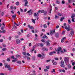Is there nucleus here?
Returning a JSON list of instances; mask_svg holds the SVG:
<instances>
[{
	"mask_svg": "<svg viewBox=\"0 0 75 75\" xmlns=\"http://www.w3.org/2000/svg\"><path fill=\"white\" fill-rule=\"evenodd\" d=\"M27 55H28V56H29V57H31V55H30V54L29 53H27Z\"/></svg>",
	"mask_w": 75,
	"mask_h": 75,
	"instance_id": "47",
	"label": "nucleus"
},
{
	"mask_svg": "<svg viewBox=\"0 0 75 75\" xmlns=\"http://www.w3.org/2000/svg\"><path fill=\"white\" fill-rule=\"evenodd\" d=\"M55 18L57 19V18H58V16H57V15L55 14Z\"/></svg>",
	"mask_w": 75,
	"mask_h": 75,
	"instance_id": "28",
	"label": "nucleus"
},
{
	"mask_svg": "<svg viewBox=\"0 0 75 75\" xmlns=\"http://www.w3.org/2000/svg\"><path fill=\"white\" fill-rule=\"evenodd\" d=\"M30 28L31 30H33V29H34V27L33 26H30Z\"/></svg>",
	"mask_w": 75,
	"mask_h": 75,
	"instance_id": "44",
	"label": "nucleus"
},
{
	"mask_svg": "<svg viewBox=\"0 0 75 75\" xmlns=\"http://www.w3.org/2000/svg\"><path fill=\"white\" fill-rule=\"evenodd\" d=\"M4 27H1V30H4Z\"/></svg>",
	"mask_w": 75,
	"mask_h": 75,
	"instance_id": "60",
	"label": "nucleus"
},
{
	"mask_svg": "<svg viewBox=\"0 0 75 75\" xmlns=\"http://www.w3.org/2000/svg\"><path fill=\"white\" fill-rule=\"evenodd\" d=\"M16 42L17 44H20L21 42V41L20 40L17 39L16 40Z\"/></svg>",
	"mask_w": 75,
	"mask_h": 75,
	"instance_id": "7",
	"label": "nucleus"
},
{
	"mask_svg": "<svg viewBox=\"0 0 75 75\" xmlns=\"http://www.w3.org/2000/svg\"><path fill=\"white\" fill-rule=\"evenodd\" d=\"M56 3L57 4H60V1H56Z\"/></svg>",
	"mask_w": 75,
	"mask_h": 75,
	"instance_id": "16",
	"label": "nucleus"
},
{
	"mask_svg": "<svg viewBox=\"0 0 75 75\" xmlns=\"http://www.w3.org/2000/svg\"><path fill=\"white\" fill-rule=\"evenodd\" d=\"M66 39V37H64L61 40V42H64V40Z\"/></svg>",
	"mask_w": 75,
	"mask_h": 75,
	"instance_id": "11",
	"label": "nucleus"
},
{
	"mask_svg": "<svg viewBox=\"0 0 75 75\" xmlns=\"http://www.w3.org/2000/svg\"><path fill=\"white\" fill-rule=\"evenodd\" d=\"M68 1L70 3H72V1H71V0H68Z\"/></svg>",
	"mask_w": 75,
	"mask_h": 75,
	"instance_id": "49",
	"label": "nucleus"
},
{
	"mask_svg": "<svg viewBox=\"0 0 75 75\" xmlns=\"http://www.w3.org/2000/svg\"><path fill=\"white\" fill-rule=\"evenodd\" d=\"M64 60L65 62H69V58L67 57H65L64 58Z\"/></svg>",
	"mask_w": 75,
	"mask_h": 75,
	"instance_id": "3",
	"label": "nucleus"
},
{
	"mask_svg": "<svg viewBox=\"0 0 75 75\" xmlns=\"http://www.w3.org/2000/svg\"><path fill=\"white\" fill-rule=\"evenodd\" d=\"M60 66L62 68H64L65 67V65H64V62L63 60H62L60 62Z\"/></svg>",
	"mask_w": 75,
	"mask_h": 75,
	"instance_id": "1",
	"label": "nucleus"
},
{
	"mask_svg": "<svg viewBox=\"0 0 75 75\" xmlns=\"http://www.w3.org/2000/svg\"><path fill=\"white\" fill-rule=\"evenodd\" d=\"M67 67L69 69H70V68H71V65H70V64H69L67 66Z\"/></svg>",
	"mask_w": 75,
	"mask_h": 75,
	"instance_id": "18",
	"label": "nucleus"
},
{
	"mask_svg": "<svg viewBox=\"0 0 75 75\" xmlns=\"http://www.w3.org/2000/svg\"><path fill=\"white\" fill-rule=\"evenodd\" d=\"M7 61L9 62V61H10V59L9 58H7Z\"/></svg>",
	"mask_w": 75,
	"mask_h": 75,
	"instance_id": "39",
	"label": "nucleus"
},
{
	"mask_svg": "<svg viewBox=\"0 0 75 75\" xmlns=\"http://www.w3.org/2000/svg\"><path fill=\"white\" fill-rule=\"evenodd\" d=\"M27 59L28 61L30 59V57H27Z\"/></svg>",
	"mask_w": 75,
	"mask_h": 75,
	"instance_id": "40",
	"label": "nucleus"
},
{
	"mask_svg": "<svg viewBox=\"0 0 75 75\" xmlns=\"http://www.w3.org/2000/svg\"><path fill=\"white\" fill-rule=\"evenodd\" d=\"M62 48L61 47H58L57 49V50L56 51L57 52L58 54H59V51H61V49H62Z\"/></svg>",
	"mask_w": 75,
	"mask_h": 75,
	"instance_id": "2",
	"label": "nucleus"
},
{
	"mask_svg": "<svg viewBox=\"0 0 75 75\" xmlns=\"http://www.w3.org/2000/svg\"><path fill=\"white\" fill-rule=\"evenodd\" d=\"M8 70L9 71H11L12 70V69L11 68V67H10L9 68H8Z\"/></svg>",
	"mask_w": 75,
	"mask_h": 75,
	"instance_id": "26",
	"label": "nucleus"
},
{
	"mask_svg": "<svg viewBox=\"0 0 75 75\" xmlns=\"http://www.w3.org/2000/svg\"><path fill=\"white\" fill-rule=\"evenodd\" d=\"M22 54L25 56V57H24V58H25V57H27V53L25 52H23L22 53Z\"/></svg>",
	"mask_w": 75,
	"mask_h": 75,
	"instance_id": "6",
	"label": "nucleus"
},
{
	"mask_svg": "<svg viewBox=\"0 0 75 75\" xmlns=\"http://www.w3.org/2000/svg\"><path fill=\"white\" fill-rule=\"evenodd\" d=\"M1 16H3V15H4V13L2 12L1 13Z\"/></svg>",
	"mask_w": 75,
	"mask_h": 75,
	"instance_id": "63",
	"label": "nucleus"
},
{
	"mask_svg": "<svg viewBox=\"0 0 75 75\" xmlns=\"http://www.w3.org/2000/svg\"><path fill=\"white\" fill-rule=\"evenodd\" d=\"M53 54V53H52V52H50L49 53L50 55H52Z\"/></svg>",
	"mask_w": 75,
	"mask_h": 75,
	"instance_id": "38",
	"label": "nucleus"
},
{
	"mask_svg": "<svg viewBox=\"0 0 75 75\" xmlns=\"http://www.w3.org/2000/svg\"><path fill=\"white\" fill-rule=\"evenodd\" d=\"M14 59H15L14 60H12V62H16V61H18V59L16 58H14Z\"/></svg>",
	"mask_w": 75,
	"mask_h": 75,
	"instance_id": "12",
	"label": "nucleus"
},
{
	"mask_svg": "<svg viewBox=\"0 0 75 75\" xmlns=\"http://www.w3.org/2000/svg\"><path fill=\"white\" fill-rule=\"evenodd\" d=\"M35 57H34V56H33V61H34V60H35Z\"/></svg>",
	"mask_w": 75,
	"mask_h": 75,
	"instance_id": "51",
	"label": "nucleus"
},
{
	"mask_svg": "<svg viewBox=\"0 0 75 75\" xmlns=\"http://www.w3.org/2000/svg\"><path fill=\"white\" fill-rule=\"evenodd\" d=\"M3 41V39H1L0 40V42H2Z\"/></svg>",
	"mask_w": 75,
	"mask_h": 75,
	"instance_id": "61",
	"label": "nucleus"
},
{
	"mask_svg": "<svg viewBox=\"0 0 75 75\" xmlns=\"http://www.w3.org/2000/svg\"><path fill=\"white\" fill-rule=\"evenodd\" d=\"M62 72H64V73H65V70L64 69H62Z\"/></svg>",
	"mask_w": 75,
	"mask_h": 75,
	"instance_id": "53",
	"label": "nucleus"
},
{
	"mask_svg": "<svg viewBox=\"0 0 75 75\" xmlns=\"http://www.w3.org/2000/svg\"><path fill=\"white\" fill-rule=\"evenodd\" d=\"M50 35H53V33H52V31H50Z\"/></svg>",
	"mask_w": 75,
	"mask_h": 75,
	"instance_id": "30",
	"label": "nucleus"
},
{
	"mask_svg": "<svg viewBox=\"0 0 75 75\" xmlns=\"http://www.w3.org/2000/svg\"><path fill=\"white\" fill-rule=\"evenodd\" d=\"M68 23L69 24H71V20H68Z\"/></svg>",
	"mask_w": 75,
	"mask_h": 75,
	"instance_id": "37",
	"label": "nucleus"
},
{
	"mask_svg": "<svg viewBox=\"0 0 75 75\" xmlns=\"http://www.w3.org/2000/svg\"><path fill=\"white\" fill-rule=\"evenodd\" d=\"M2 33L3 34H4V33H6V30H2Z\"/></svg>",
	"mask_w": 75,
	"mask_h": 75,
	"instance_id": "25",
	"label": "nucleus"
},
{
	"mask_svg": "<svg viewBox=\"0 0 75 75\" xmlns=\"http://www.w3.org/2000/svg\"><path fill=\"white\" fill-rule=\"evenodd\" d=\"M24 1H25V4H24L25 6H27V7H28V5H27L28 4V1L27 0H24Z\"/></svg>",
	"mask_w": 75,
	"mask_h": 75,
	"instance_id": "4",
	"label": "nucleus"
},
{
	"mask_svg": "<svg viewBox=\"0 0 75 75\" xmlns=\"http://www.w3.org/2000/svg\"><path fill=\"white\" fill-rule=\"evenodd\" d=\"M19 3H19V2L18 1H17L16 3L15 4L17 6H18V5H19Z\"/></svg>",
	"mask_w": 75,
	"mask_h": 75,
	"instance_id": "24",
	"label": "nucleus"
},
{
	"mask_svg": "<svg viewBox=\"0 0 75 75\" xmlns=\"http://www.w3.org/2000/svg\"><path fill=\"white\" fill-rule=\"evenodd\" d=\"M62 4H65V1L63 0L62 1Z\"/></svg>",
	"mask_w": 75,
	"mask_h": 75,
	"instance_id": "29",
	"label": "nucleus"
},
{
	"mask_svg": "<svg viewBox=\"0 0 75 75\" xmlns=\"http://www.w3.org/2000/svg\"><path fill=\"white\" fill-rule=\"evenodd\" d=\"M74 32L73 31H72L71 32V35L72 36H74Z\"/></svg>",
	"mask_w": 75,
	"mask_h": 75,
	"instance_id": "17",
	"label": "nucleus"
},
{
	"mask_svg": "<svg viewBox=\"0 0 75 75\" xmlns=\"http://www.w3.org/2000/svg\"><path fill=\"white\" fill-rule=\"evenodd\" d=\"M46 42V46L47 47H49V46H50V42H48L47 41Z\"/></svg>",
	"mask_w": 75,
	"mask_h": 75,
	"instance_id": "10",
	"label": "nucleus"
},
{
	"mask_svg": "<svg viewBox=\"0 0 75 75\" xmlns=\"http://www.w3.org/2000/svg\"><path fill=\"white\" fill-rule=\"evenodd\" d=\"M32 23H33V24H35V20H34V19H32Z\"/></svg>",
	"mask_w": 75,
	"mask_h": 75,
	"instance_id": "20",
	"label": "nucleus"
},
{
	"mask_svg": "<svg viewBox=\"0 0 75 75\" xmlns=\"http://www.w3.org/2000/svg\"><path fill=\"white\" fill-rule=\"evenodd\" d=\"M35 32L36 33H38V30H37V29L35 30Z\"/></svg>",
	"mask_w": 75,
	"mask_h": 75,
	"instance_id": "58",
	"label": "nucleus"
},
{
	"mask_svg": "<svg viewBox=\"0 0 75 75\" xmlns=\"http://www.w3.org/2000/svg\"><path fill=\"white\" fill-rule=\"evenodd\" d=\"M64 27H66V26H67V23H64Z\"/></svg>",
	"mask_w": 75,
	"mask_h": 75,
	"instance_id": "62",
	"label": "nucleus"
},
{
	"mask_svg": "<svg viewBox=\"0 0 75 75\" xmlns=\"http://www.w3.org/2000/svg\"><path fill=\"white\" fill-rule=\"evenodd\" d=\"M57 64V62H55L53 63V65H56Z\"/></svg>",
	"mask_w": 75,
	"mask_h": 75,
	"instance_id": "32",
	"label": "nucleus"
},
{
	"mask_svg": "<svg viewBox=\"0 0 75 75\" xmlns=\"http://www.w3.org/2000/svg\"><path fill=\"white\" fill-rule=\"evenodd\" d=\"M24 11L25 12H26V11H27V8L25 9Z\"/></svg>",
	"mask_w": 75,
	"mask_h": 75,
	"instance_id": "57",
	"label": "nucleus"
},
{
	"mask_svg": "<svg viewBox=\"0 0 75 75\" xmlns=\"http://www.w3.org/2000/svg\"><path fill=\"white\" fill-rule=\"evenodd\" d=\"M11 58H13V59H14V56H12L11 57Z\"/></svg>",
	"mask_w": 75,
	"mask_h": 75,
	"instance_id": "48",
	"label": "nucleus"
},
{
	"mask_svg": "<svg viewBox=\"0 0 75 75\" xmlns=\"http://www.w3.org/2000/svg\"><path fill=\"white\" fill-rule=\"evenodd\" d=\"M44 71H48V70H47V69H44Z\"/></svg>",
	"mask_w": 75,
	"mask_h": 75,
	"instance_id": "64",
	"label": "nucleus"
},
{
	"mask_svg": "<svg viewBox=\"0 0 75 75\" xmlns=\"http://www.w3.org/2000/svg\"><path fill=\"white\" fill-rule=\"evenodd\" d=\"M2 45L3 46V47H6V46L4 44H3Z\"/></svg>",
	"mask_w": 75,
	"mask_h": 75,
	"instance_id": "56",
	"label": "nucleus"
},
{
	"mask_svg": "<svg viewBox=\"0 0 75 75\" xmlns=\"http://www.w3.org/2000/svg\"><path fill=\"white\" fill-rule=\"evenodd\" d=\"M52 72H55V69H53V71H51Z\"/></svg>",
	"mask_w": 75,
	"mask_h": 75,
	"instance_id": "42",
	"label": "nucleus"
},
{
	"mask_svg": "<svg viewBox=\"0 0 75 75\" xmlns=\"http://www.w3.org/2000/svg\"><path fill=\"white\" fill-rule=\"evenodd\" d=\"M44 36L46 38H47V39L48 38V37L46 35H45Z\"/></svg>",
	"mask_w": 75,
	"mask_h": 75,
	"instance_id": "54",
	"label": "nucleus"
},
{
	"mask_svg": "<svg viewBox=\"0 0 75 75\" xmlns=\"http://www.w3.org/2000/svg\"><path fill=\"white\" fill-rule=\"evenodd\" d=\"M47 11H45V12L44 11V15H45V16H46V14H47Z\"/></svg>",
	"mask_w": 75,
	"mask_h": 75,
	"instance_id": "33",
	"label": "nucleus"
},
{
	"mask_svg": "<svg viewBox=\"0 0 75 75\" xmlns=\"http://www.w3.org/2000/svg\"><path fill=\"white\" fill-rule=\"evenodd\" d=\"M60 52H61V54H62V53L63 54L64 53V51H62V50H61Z\"/></svg>",
	"mask_w": 75,
	"mask_h": 75,
	"instance_id": "55",
	"label": "nucleus"
},
{
	"mask_svg": "<svg viewBox=\"0 0 75 75\" xmlns=\"http://www.w3.org/2000/svg\"><path fill=\"white\" fill-rule=\"evenodd\" d=\"M62 70L61 69L59 70V71L60 72H62Z\"/></svg>",
	"mask_w": 75,
	"mask_h": 75,
	"instance_id": "59",
	"label": "nucleus"
},
{
	"mask_svg": "<svg viewBox=\"0 0 75 75\" xmlns=\"http://www.w3.org/2000/svg\"><path fill=\"white\" fill-rule=\"evenodd\" d=\"M16 17V15H12V18H13V19H14V20H15V18Z\"/></svg>",
	"mask_w": 75,
	"mask_h": 75,
	"instance_id": "14",
	"label": "nucleus"
},
{
	"mask_svg": "<svg viewBox=\"0 0 75 75\" xmlns=\"http://www.w3.org/2000/svg\"><path fill=\"white\" fill-rule=\"evenodd\" d=\"M40 47H42L44 46V44H43L42 43H41L40 44Z\"/></svg>",
	"mask_w": 75,
	"mask_h": 75,
	"instance_id": "21",
	"label": "nucleus"
},
{
	"mask_svg": "<svg viewBox=\"0 0 75 75\" xmlns=\"http://www.w3.org/2000/svg\"><path fill=\"white\" fill-rule=\"evenodd\" d=\"M33 11L32 10H30L28 11V13H29V15H31V14H32Z\"/></svg>",
	"mask_w": 75,
	"mask_h": 75,
	"instance_id": "5",
	"label": "nucleus"
},
{
	"mask_svg": "<svg viewBox=\"0 0 75 75\" xmlns=\"http://www.w3.org/2000/svg\"><path fill=\"white\" fill-rule=\"evenodd\" d=\"M38 13H44V10H42V11L41 10H39L38 11Z\"/></svg>",
	"mask_w": 75,
	"mask_h": 75,
	"instance_id": "9",
	"label": "nucleus"
},
{
	"mask_svg": "<svg viewBox=\"0 0 75 75\" xmlns=\"http://www.w3.org/2000/svg\"><path fill=\"white\" fill-rule=\"evenodd\" d=\"M54 59H55V60H58V58L55 57L54 58Z\"/></svg>",
	"mask_w": 75,
	"mask_h": 75,
	"instance_id": "52",
	"label": "nucleus"
},
{
	"mask_svg": "<svg viewBox=\"0 0 75 75\" xmlns=\"http://www.w3.org/2000/svg\"><path fill=\"white\" fill-rule=\"evenodd\" d=\"M58 34H59L57 33V34L55 35V36L56 37H58Z\"/></svg>",
	"mask_w": 75,
	"mask_h": 75,
	"instance_id": "34",
	"label": "nucleus"
},
{
	"mask_svg": "<svg viewBox=\"0 0 75 75\" xmlns=\"http://www.w3.org/2000/svg\"><path fill=\"white\" fill-rule=\"evenodd\" d=\"M64 19H65V18H64V17H62L60 21H63V20H64Z\"/></svg>",
	"mask_w": 75,
	"mask_h": 75,
	"instance_id": "22",
	"label": "nucleus"
},
{
	"mask_svg": "<svg viewBox=\"0 0 75 75\" xmlns=\"http://www.w3.org/2000/svg\"><path fill=\"white\" fill-rule=\"evenodd\" d=\"M43 27H44L45 28H47V25H46V24H44V25H43Z\"/></svg>",
	"mask_w": 75,
	"mask_h": 75,
	"instance_id": "36",
	"label": "nucleus"
},
{
	"mask_svg": "<svg viewBox=\"0 0 75 75\" xmlns=\"http://www.w3.org/2000/svg\"><path fill=\"white\" fill-rule=\"evenodd\" d=\"M41 41L42 42H45V40L44 39H42Z\"/></svg>",
	"mask_w": 75,
	"mask_h": 75,
	"instance_id": "35",
	"label": "nucleus"
},
{
	"mask_svg": "<svg viewBox=\"0 0 75 75\" xmlns=\"http://www.w3.org/2000/svg\"><path fill=\"white\" fill-rule=\"evenodd\" d=\"M16 62L17 64H21V62L20 61H18Z\"/></svg>",
	"mask_w": 75,
	"mask_h": 75,
	"instance_id": "19",
	"label": "nucleus"
},
{
	"mask_svg": "<svg viewBox=\"0 0 75 75\" xmlns=\"http://www.w3.org/2000/svg\"><path fill=\"white\" fill-rule=\"evenodd\" d=\"M45 55H44V54H43L42 55V58H45Z\"/></svg>",
	"mask_w": 75,
	"mask_h": 75,
	"instance_id": "43",
	"label": "nucleus"
},
{
	"mask_svg": "<svg viewBox=\"0 0 75 75\" xmlns=\"http://www.w3.org/2000/svg\"><path fill=\"white\" fill-rule=\"evenodd\" d=\"M65 29H66V30H67V31H69V30H70V28L69 27L68 28V27L67 26H66L65 27Z\"/></svg>",
	"mask_w": 75,
	"mask_h": 75,
	"instance_id": "13",
	"label": "nucleus"
},
{
	"mask_svg": "<svg viewBox=\"0 0 75 75\" xmlns=\"http://www.w3.org/2000/svg\"><path fill=\"white\" fill-rule=\"evenodd\" d=\"M5 67L8 69L10 67V65H8L7 64H6L5 65Z\"/></svg>",
	"mask_w": 75,
	"mask_h": 75,
	"instance_id": "8",
	"label": "nucleus"
},
{
	"mask_svg": "<svg viewBox=\"0 0 75 75\" xmlns=\"http://www.w3.org/2000/svg\"><path fill=\"white\" fill-rule=\"evenodd\" d=\"M35 17H38V13H37V14L36 13H34Z\"/></svg>",
	"mask_w": 75,
	"mask_h": 75,
	"instance_id": "15",
	"label": "nucleus"
},
{
	"mask_svg": "<svg viewBox=\"0 0 75 75\" xmlns=\"http://www.w3.org/2000/svg\"><path fill=\"white\" fill-rule=\"evenodd\" d=\"M20 9L21 12L22 13H23V10L21 8H20Z\"/></svg>",
	"mask_w": 75,
	"mask_h": 75,
	"instance_id": "45",
	"label": "nucleus"
},
{
	"mask_svg": "<svg viewBox=\"0 0 75 75\" xmlns=\"http://www.w3.org/2000/svg\"><path fill=\"white\" fill-rule=\"evenodd\" d=\"M7 50V48H4L2 49V51H6Z\"/></svg>",
	"mask_w": 75,
	"mask_h": 75,
	"instance_id": "27",
	"label": "nucleus"
},
{
	"mask_svg": "<svg viewBox=\"0 0 75 75\" xmlns=\"http://www.w3.org/2000/svg\"><path fill=\"white\" fill-rule=\"evenodd\" d=\"M16 58H19V57H20V55H18V54H17L16 55Z\"/></svg>",
	"mask_w": 75,
	"mask_h": 75,
	"instance_id": "41",
	"label": "nucleus"
},
{
	"mask_svg": "<svg viewBox=\"0 0 75 75\" xmlns=\"http://www.w3.org/2000/svg\"><path fill=\"white\" fill-rule=\"evenodd\" d=\"M58 15L59 16H62V14H61V13H58Z\"/></svg>",
	"mask_w": 75,
	"mask_h": 75,
	"instance_id": "46",
	"label": "nucleus"
},
{
	"mask_svg": "<svg viewBox=\"0 0 75 75\" xmlns=\"http://www.w3.org/2000/svg\"><path fill=\"white\" fill-rule=\"evenodd\" d=\"M46 69H50V66H46Z\"/></svg>",
	"mask_w": 75,
	"mask_h": 75,
	"instance_id": "31",
	"label": "nucleus"
},
{
	"mask_svg": "<svg viewBox=\"0 0 75 75\" xmlns=\"http://www.w3.org/2000/svg\"><path fill=\"white\" fill-rule=\"evenodd\" d=\"M17 13H18V15H20V12L19 11H18L17 12Z\"/></svg>",
	"mask_w": 75,
	"mask_h": 75,
	"instance_id": "50",
	"label": "nucleus"
},
{
	"mask_svg": "<svg viewBox=\"0 0 75 75\" xmlns=\"http://www.w3.org/2000/svg\"><path fill=\"white\" fill-rule=\"evenodd\" d=\"M38 57H39L40 58H41V57H42V55H41V54H39L38 55Z\"/></svg>",
	"mask_w": 75,
	"mask_h": 75,
	"instance_id": "23",
	"label": "nucleus"
}]
</instances>
